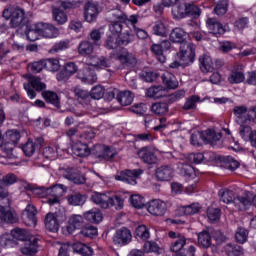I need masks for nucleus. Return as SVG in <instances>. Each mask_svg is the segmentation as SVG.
<instances>
[{"label": "nucleus", "instance_id": "obj_1", "mask_svg": "<svg viewBox=\"0 0 256 256\" xmlns=\"http://www.w3.org/2000/svg\"><path fill=\"white\" fill-rule=\"evenodd\" d=\"M4 19H10V26L13 29H23L27 25L25 10L19 7H11L3 11Z\"/></svg>", "mask_w": 256, "mask_h": 256}, {"label": "nucleus", "instance_id": "obj_2", "mask_svg": "<svg viewBox=\"0 0 256 256\" xmlns=\"http://www.w3.org/2000/svg\"><path fill=\"white\" fill-rule=\"evenodd\" d=\"M195 44L185 42L180 45V51L177 53V59L183 61L186 65L195 61Z\"/></svg>", "mask_w": 256, "mask_h": 256}, {"label": "nucleus", "instance_id": "obj_3", "mask_svg": "<svg viewBox=\"0 0 256 256\" xmlns=\"http://www.w3.org/2000/svg\"><path fill=\"white\" fill-rule=\"evenodd\" d=\"M46 88L47 86L45 83L41 82V78L36 76H30L28 83L24 84V89L27 92L29 99H35V97H37V93L35 91H43Z\"/></svg>", "mask_w": 256, "mask_h": 256}, {"label": "nucleus", "instance_id": "obj_4", "mask_svg": "<svg viewBox=\"0 0 256 256\" xmlns=\"http://www.w3.org/2000/svg\"><path fill=\"white\" fill-rule=\"evenodd\" d=\"M143 175V170H124L115 176L116 181H122L123 183H128V185H137V178Z\"/></svg>", "mask_w": 256, "mask_h": 256}, {"label": "nucleus", "instance_id": "obj_5", "mask_svg": "<svg viewBox=\"0 0 256 256\" xmlns=\"http://www.w3.org/2000/svg\"><path fill=\"white\" fill-rule=\"evenodd\" d=\"M46 193L50 195V198L47 200L49 205H57L59 203V199L63 197V194L67 193V186L63 184H56L47 188Z\"/></svg>", "mask_w": 256, "mask_h": 256}, {"label": "nucleus", "instance_id": "obj_6", "mask_svg": "<svg viewBox=\"0 0 256 256\" xmlns=\"http://www.w3.org/2000/svg\"><path fill=\"white\" fill-rule=\"evenodd\" d=\"M94 154L97 159H100L101 161H111V159H114L117 156V150H115V148L99 144L94 147Z\"/></svg>", "mask_w": 256, "mask_h": 256}, {"label": "nucleus", "instance_id": "obj_7", "mask_svg": "<svg viewBox=\"0 0 256 256\" xmlns=\"http://www.w3.org/2000/svg\"><path fill=\"white\" fill-rule=\"evenodd\" d=\"M147 211L154 217H163L167 213V203L160 199H153L148 203Z\"/></svg>", "mask_w": 256, "mask_h": 256}, {"label": "nucleus", "instance_id": "obj_8", "mask_svg": "<svg viewBox=\"0 0 256 256\" xmlns=\"http://www.w3.org/2000/svg\"><path fill=\"white\" fill-rule=\"evenodd\" d=\"M99 4L97 2L88 1L84 5V19L87 23H93L99 16Z\"/></svg>", "mask_w": 256, "mask_h": 256}, {"label": "nucleus", "instance_id": "obj_9", "mask_svg": "<svg viewBox=\"0 0 256 256\" xmlns=\"http://www.w3.org/2000/svg\"><path fill=\"white\" fill-rule=\"evenodd\" d=\"M131 231L127 228L118 229L113 235V243L114 245H118V247H123V245H129L132 239Z\"/></svg>", "mask_w": 256, "mask_h": 256}, {"label": "nucleus", "instance_id": "obj_10", "mask_svg": "<svg viewBox=\"0 0 256 256\" xmlns=\"http://www.w3.org/2000/svg\"><path fill=\"white\" fill-rule=\"evenodd\" d=\"M91 201L94 202L95 205H98V207H101V209H110L113 205V199H111V196L101 193V192H94L91 195Z\"/></svg>", "mask_w": 256, "mask_h": 256}, {"label": "nucleus", "instance_id": "obj_11", "mask_svg": "<svg viewBox=\"0 0 256 256\" xmlns=\"http://www.w3.org/2000/svg\"><path fill=\"white\" fill-rule=\"evenodd\" d=\"M37 32L40 37H45L46 39H53V37H57L59 35V29L55 26L47 23H37Z\"/></svg>", "mask_w": 256, "mask_h": 256}, {"label": "nucleus", "instance_id": "obj_12", "mask_svg": "<svg viewBox=\"0 0 256 256\" xmlns=\"http://www.w3.org/2000/svg\"><path fill=\"white\" fill-rule=\"evenodd\" d=\"M116 59L121 63L124 69H133V66L137 65V58L127 50H122L117 55Z\"/></svg>", "mask_w": 256, "mask_h": 256}, {"label": "nucleus", "instance_id": "obj_13", "mask_svg": "<svg viewBox=\"0 0 256 256\" xmlns=\"http://www.w3.org/2000/svg\"><path fill=\"white\" fill-rule=\"evenodd\" d=\"M23 221L28 227L37 225V209L35 206L28 204L22 213Z\"/></svg>", "mask_w": 256, "mask_h": 256}, {"label": "nucleus", "instance_id": "obj_14", "mask_svg": "<svg viewBox=\"0 0 256 256\" xmlns=\"http://www.w3.org/2000/svg\"><path fill=\"white\" fill-rule=\"evenodd\" d=\"M63 177L72 181L75 185H83L85 183V176L79 172V170L74 168H67L63 172Z\"/></svg>", "mask_w": 256, "mask_h": 256}, {"label": "nucleus", "instance_id": "obj_15", "mask_svg": "<svg viewBox=\"0 0 256 256\" xmlns=\"http://www.w3.org/2000/svg\"><path fill=\"white\" fill-rule=\"evenodd\" d=\"M138 157L147 165H155L157 163V155L151 147H143L138 151Z\"/></svg>", "mask_w": 256, "mask_h": 256}, {"label": "nucleus", "instance_id": "obj_16", "mask_svg": "<svg viewBox=\"0 0 256 256\" xmlns=\"http://www.w3.org/2000/svg\"><path fill=\"white\" fill-rule=\"evenodd\" d=\"M175 177V170L169 165H163L156 169L158 181H171Z\"/></svg>", "mask_w": 256, "mask_h": 256}, {"label": "nucleus", "instance_id": "obj_17", "mask_svg": "<svg viewBox=\"0 0 256 256\" xmlns=\"http://www.w3.org/2000/svg\"><path fill=\"white\" fill-rule=\"evenodd\" d=\"M38 241L39 239L35 236H30L24 241V247L21 248V253H23V255H35L39 249Z\"/></svg>", "mask_w": 256, "mask_h": 256}, {"label": "nucleus", "instance_id": "obj_18", "mask_svg": "<svg viewBox=\"0 0 256 256\" xmlns=\"http://www.w3.org/2000/svg\"><path fill=\"white\" fill-rule=\"evenodd\" d=\"M206 25L213 35H225L227 32V26H223L216 18H208Z\"/></svg>", "mask_w": 256, "mask_h": 256}, {"label": "nucleus", "instance_id": "obj_19", "mask_svg": "<svg viewBox=\"0 0 256 256\" xmlns=\"http://www.w3.org/2000/svg\"><path fill=\"white\" fill-rule=\"evenodd\" d=\"M137 23H139V15H130V25H132V29L136 37L138 39H141L142 41H145V39H149V33L146 30L137 27Z\"/></svg>", "mask_w": 256, "mask_h": 256}, {"label": "nucleus", "instance_id": "obj_20", "mask_svg": "<svg viewBox=\"0 0 256 256\" xmlns=\"http://www.w3.org/2000/svg\"><path fill=\"white\" fill-rule=\"evenodd\" d=\"M78 69L77 64L74 62H68L65 64L64 70L59 72L56 77L59 81H67V79L77 73Z\"/></svg>", "mask_w": 256, "mask_h": 256}, {"label": "nucleus", "instance_id": "obj_21", "mask_svg": "<svg viewBox=\"0 0 256 256\" xmlns=\"http://www.w3.org/2000/svg\"><path fill=\"white\" fill-rule=\"evenodd\" d=\"M13 223H17V214L0 206V225H13Z\"/></svg>", "mask_w": 256, "mask_h": 256}, {"label": "nucleus", "instance_id": "obj_22", "mask_svg": "<svg viewBox=\"0 0 256 256\" xmlns=\"http://www.w3.org/2000/svg\"><path fill=\"white\" fill-rule=\"evenodd\" d=\"M71 150L72 153L76 155V157H89V155H91V150L89 149V146L81 141L73 142Z\"/></svg>", "mask_w": 256, "mask_h": 256}, {"label": "nucleus", "instance_id": "obj_23", "mask_svg": "<svg viewBox=\"0 0 256 256\" xmlns=\"http://www.w3.org/2000/svg\"><path fill=\"white\" fill-rule=\"evenodd\" d=\"M85 221L83 220V216L79 214H73L69 218V224L67 226V231L71 235L77 231V229H81L84 225Z\"/></svg>", "mask_w": 256, "mask_h": 256}, {"label": "nucleus", "instance_id": "obj_24", "mask_svg": "<svg viewBox=\"0 0 256 256\" xmlns=\"http://www.w3.org/2000/svg\"><path fill=\"white\" fill-rule=\"evenodd\" d=\"M187 37H189V34L183 28H174L170 33V41L180 43V45L187 43Z\"/></svg>", "mask_w": 256, "mask_h": 256}, {"label": "nucleus", "instance_id": "obj_25", "mask_svg": "<svg viewBox=\"0 0 256 256\" xmlns=\"http://www.w3.org/2000/svg\"><path fill=\"white\" fill-rule=\"evenodd\" d=\"M200 69L202 73H211L215 69V64L211 56L203 54L199 57Z\"/></svg>", "mask_w": 256, "mask_h": 256}, {"label": "nucleus", "instance_id": "obj_26", "mask_svg": "<svg viewBox=\"0 0 256 256\" xmlns=\"http://www.w3.org/2000/svg\"><path fill=\"white\" fill-rule=\"evenodd\" d=\"M200 138L202 141H204V143H211L212 145H215L217 141L221 140V133H217L214 130L208 129L201 132Z\"/></svg>", "mask_w": 256, "mask_h": 256}, {"label": "nucleus", "instance_id": "obj_27", "mask_svg": "<svg viewBox=\"0 0 256 256\" xmlns=\"http://www.w3.org/2000/svg\"><path fill=\"white\" fill-rule=\"evenodd\" d=\"M45 227L52 233L59 231V221L57 220V214L47 213L45 217Z\"/></svg>", "mask_w": 256, "mask_h": 256}, {"label": "nucleus", "instance_id": "obj_28", "mask_svg": "<svg viewBox=\"0 0 256 256\" xmlns=\"http://www.w3.org/2000/svg\"><path fill=\"white\" fill-rule=\"evenodd\" d=\"M110 19L114 22L118 23H131V16H127V14L121 9L111 10L109 13Z\"/></svg>", "mask_w": 256, "mask_h": 256}, {"label": "nucleus", "instance_id": "obj_29", "mask_svg": "<svg viewBox=\"0 0 256 256\" xmlns=\"http://www.w3.org/2000/svg\"><path fill=\"white\" fill-rule=\"evenodd\" d=\"M67 201L72 207H81V205H85L87 197L79 192H73L67 196Z\"/></svg>", "mask_w": 256, "mask_h": 256}, {"label": "nucleus", "instance_id": "obj_30", "mask_svg": "<svg viewBox=\"0 0 256 256\" xmlns=\"http://www.w3.org/2000/svg\"><path fill=\"white\" fill-rule=\"evenodd\" d=\"M161 79L162 83L167 87V89H177L179 87L177 78L171 72H164Z\"/></svg>", "mask_w": 256, "mask_h": 256}, {"label": "nucleus", "instance_id": "obj_31", "mask_svg": "<svg viewBox=\"0 0 256 256\" xmlns=\"http://www.w3.org/2000/svg\"><path fill=\"white\" fill-rule=\"evenodd\" d=\"M234 205L239 211H247L252 205V198L249 196H237L234 198Z\"/></svg>", "mask_w": 256, "mask_h": 256}, {"label": "nucleus", "instance_id": "obj_32", "mask_svg": "<svg viewBox=\"0 0 256 256\" xmlns=\"http://www.w3.org/2000/svg\"><path fill=\"white\" fill-rule=\"evenodd\" d=\"M84 219L89 223H101L103 221V214L97 208H93L84 213Z\"/></svg>", "mask_w": 256, "mask_h": 256}, {"label": "nucleus", "instance_id": "obj_33", "mask_svg": "<svg viewBox=\"0 0 256 256\" xmlns=\"http://www.w3.org/2000/svg\"><path fill=\"white\" fill-rule=\"evenodd\" d=\"M245 81V73L242 72L241 69L235 68L231 71V73L228 76V82L231 83V85H237L239 83H243Z\"/></svg>", "mask_w": 256, "mask_h": 256}, {"label": "nucleus", "instance_id": "obj_34", "mask_svg": "<svg viewBox=\"0 0 256 256\" xmlns=\"http://www.w3.org/2000/svg\"><path fill=\"white\" fill-rule=\"evenodd\" d=\"M42 97L45 99L46 103H50L51 105H54V107H61V102L59 101V96L57 93L53 91H43L42 92Z\"/></svg>", "mask_w": 256, "mask_h": 256}, {"label": "nucleus", "instance_id": "obj_35", "mask_svg": "<svg viewBox=\"0 0 256 256\" xmlns=\"http://www.w3.org/2000/svg\"><path fill=\"white\" fill-rule=\"evenodd\" d=\"M134 97L135 96L133 93H131V91H121L117 93L116 99L120 105L127 106L133 103Z\"/></svg>", "mask_w": 256, "mask_h": 256}, {"label": "nucleus", "instance_id": "obj_36", "mask_svg": "<svg viewBox=\"0 0 256 256\" xmlns=\"http://www.w3.org/2000/svg\"><path fill=\"white\" fill-rule=\"evenodd\" d=\"M218 195L220 197V201L222 203H226V205L235 201V192H233V190L223 188L218 192Z\"/></svg>", "mask_w": 256, "mask_h": 256}, {"label": "nucleus", "instance_id": "obj_37", "mask_svg": "<svg viewBox=\"0 0 256 256\" xmlns=\"http://www.w3.org/2000/svg\"><path fill=\"white\" fill-rule=\"evenodd\" d=\"M73 251L79 253L82 256H91L93 255V248L89 247L81 242H76L72 245Z\"/></svg>", "mask_w": 256, "mask_h": 256}, {"label": "nucleus", "instance_id": "obj_38", "mask_svg": "<svg viewBox=\"0 0 256 256\" xmlns=\"http://www.w3.org/2000/svg\"><path fill=\"white\" fill-rule=\"evenodd\" d=\"M146 96L152 99H161L165 96V88L163 86H153L147 89Z\"/></svg>", "mask_w": 256, "mask_h": 256}, {"label": "nucleus", "instance_id": "obj_39", "mask_svg": "<svg viewBox=\"0 0 256 256\" xmlns=\"http://www.w3.org/2000/svg\"><path fill=\"white\" fill-rule=\"evenodd\" d=\"M249 110L245 106H235L233 109V113L236 117V123L238 125H242V123H247V118H243Z\"/></svg>", "mask_w": 256, "mask_h": 256}, {"label": "nucleus", "instance_id": "obj_40", "mask_svg": "<svg viewBox=\"0 0 256 256\" xmlns=\"http://www.w3.org/2000/svg\"><path fill=\"white\" fill-rule=\"evenodd\" d=\"M211 230H204L198 234V243L205 249L211 247Z\"/></svg>", "mask_w": 256, "mask_h": 256}, {"label": "nucleus", "instance_id": "obj_41", "mask_svg": "<svg viewBox=\"0 0 256 256\" xmlns=\"http://www.w3.org/2000/svg\"><path fill=\"white\" fill-rule=\"evenodd\" d=\"M11 235L14 241H27L31 237V234L27 230L21 228L12 230Z\"/></svg>", "mask_w": 256, "mask_h": 256}, {"label": "nucleus", "instance_id": "obj_42", "mask_svg": "<svg viewBox=\"0 0 256 256\" xmlns=\"http://www.w3.org/2000/svg\"><path fill=\"white\" fill-rule=\"evenodd\" d=\"M74 95L79 103H89V101H91V93L87 90L76 88L74 90Z\"/></svg>", "mask_w": 256, "mask_h": 256}, {"label": "nucleus", "instance_id": "obj_43", "mask_svg": "<svg viewBox=\"0 0 256 256\" xmlns=\"http://www.w3.org/2000/svg\"><path fill=\"white\" fill-rule=\"evenodd\" d=\"M52 15L54 21H56L58 25H65V23H67V14L65 11L61 10V8H54L52 10Z\"/></svg>", "mask_w": 256, "mask_h": 256}, {"label": "nucleus", "instance_id": "obj_44", "mask_svg": "<svg viewBox=\"0 0 256 256\" xmlns=\"http://www.w3.org/2000/svg\"><path fill=\"white\" fill-rule=\"evenodd\" d=\"M174 19H185L187 17V3H181L172 9Z\"/></svg>", "mask_w": 256, "mask_h": 256}, {"label": "nucleus", "instance_id": "obj_45", "mask_svg": "<svg viewBox=\"0 0 256 256\" xmlns=\"http://www.w3.org/2000/svg\"><path fill=\"white\" fill-rule=\"evenodd\" d=\"M201 102V97L197 95L190 96L186 99V102L183 105L184 111H191L197 109V103Z\"/></svg>", "mask_w": 256, "mask_h": 256}, {"label": "nucleus", "instance_id": "obj_46", "mask_svg": "<svg viewBox=\"0 0 256 256\" xmlns=\"http://www.w3.org/2000/svg\"><path fill=\"white\" fill-rule=\"evenodd\" d=\"M0 245L1 247L4 248H9V247H15L17 243L13 239V235L10 233H5L0 236Z\"/></svg>", "mask_w": 256, "mask_h": 256}, {"label": "nucleus", "instance_id": "obj_47", "mask_svg": "<svg viewBox=\"0 0 256 256\" xmlns=\"http://www.w3.org/2000/svg\"><path fill=\"white\" fill-rule=\"evenodd\" d=\"M151 111L155 115H167L169 113V105L167 103H155L151 106Z\"/></svg>", "mask_w": 256, "mask_h": 256}, {"label": "nucleus", "instance_id": "obj_48", "mask_svg": "<svg viewBox=\"0 0 256 256\" xmlns=\"http://www.w3.org/2000/svg\"><path fill=\"white\" fill-rule=\"evenodd\" d=\"M185 245H187V239H185V236H180L177 240H174L171 243L170 251L173 253H179V251H181Z\"/></svg>", "mask_w": 256, "mask_h": 256}, {"label": "nucleus", "instance_id": "obj_49", "mask_svg": "<svg viewBox=\"0 0 256 256\" xmlns=\"http://www.w3.org/2000/svg\"><path fill=\"white\" fill-rule=\"evenodd\" d=\"M201 16V9L193 3H187L186 6V17H192L197 19Z\"/></svg>", "mask_w": 256, "mask_h": 256}, {"label": "nucleus", "instance_id": "obj_50", "mask_svg": "<svg viewBox=\"0 0 256 256\" xmlns=\"http://www.w3.org/2000/svg\"><path fill=\"white\" fill-rule=\"evenodd\" d=\"M229 9V0H220L214 7V13L218 16L225 15Z\"/></svg>", "mask_w": 256, "mask_h": 256}, {"label": "nucleus", "instance_id": "obj_51", "mask_svg": "<svg viewBox=\"0 0 256 256\" xmlns=\"http://www.w3.org/2000/svg\"><path fill=\"white\" fill-rule=\"evenodd\" d=\"M19 139H21V134H19L16 130H9L6 132V142L9 145L16 146L19 143Z\"/></svg>", "mask_w": 256, "mask_h": 256}, {"label": "nucleus", "instance_id": "obj_52", "mask_svg": "<svg viewBox=\"0 0 256 256\" xmlns=\"http://www.w3.org/2000/svg\"><path fill=\"white\" fill-rule=\"evenodd\" d=\"M79 55H91L93 53V44L89 41H82L78 46Z\"/></svg>", "mask_w": 256, "mask_h": 256}, {"label": "nucleus", "instance_id": "obj_53", "mask_svg": "<svg viewBox=\"0 0 256 256\" xmlns=\"http://www.w3.org/2000/svg\"><path fill=\"white\" fill-rule=\"evenodd\" d=\"M152 31L153 34L158 37H167V27H165V24L161 21L155 22Z\"/></svg>", "mask_w": 256, "mask_h": 256}, {"label": "nucleus", "instance_id": "obj_54", "mask_svg": "<svg viewBox=\"0 0 256 256\" xmlns=\"http://www.w3.org/2000/svg\"><path fill=\"white\" fill-rule=\"evenodd\" d=\"M59 67V60L55 58H49L44 60V69H47V71L55 73L56 71H59Z\"/></svg>", "mask_w": 256, "mask_h": 256}, {"label": "nucleus", "instance_id": "obj_55", "mask_svg": "<svg viewBox=\"0 0 256 256\" xmlns=\"http://www.w3.org/2000/svg\"><path fill=\"white\" fill-rule=\"evenodd\" d=\"M228 256H241L243 255V248L239 245L227 244L225 247Z\"/></svg>", "mask_w": 256, "mask_h": 256}, {"label": "nucleus", "instance_id": "obj_56", "mask_svg": "<svg viewBox=\"0 0 256 256\" xmlns=\"http://www.w3.org/2000/svg\"><path fill=\"white\" fill-rule=\"evenodd\" d=\"M130 203L135 209H143L145 207V198L139 194H134L130 197Z\"/></svg>", "mask_w": 256, "mask_h": 256}, {"label": "nucleus", "instance_id": "obj_57", "mask_svg": "<svg viewBox=\"0 0 256 256\" xmlns=\"http://www.w3.org/2000/svg\"><path fill=\"white\" fill-rule=\"evenodd\" d=\"M120 45H129L135 41V34L126 31L118 36Z\"/></svg>", "mask_w": 256, "mask_h": 256}, {"label": "nucleus", "instance_id": "obj_58", "mask_svg": "<svg viewBox=\"0 0 256 256\" xmlns=\"http://www.w3.org/2000/svg\"><path fill=\"white\" fill-rule=\"evenodd\" d=\"M151 51L152 53H154V55H156L160 63H165V61H167V58L165 57V55H163L164 50L161 47V44H153L151 46Z\"/></svg>", "mask_w": 256, "mask_h": 256}, {"label": "nucleus", "instance_id": "obj_59", "mask_svg": "<svg viewBox=\"0 0 256 256\" xmlns=\"http://www.w3.org/2000/svg\"><path fill=\"white\" fill-rule=\"evenodd\" d=\"M223 161L225 163L226 169H229L230 171H235L236 169H239V161H237L232 156H225Z\"/></svg>", "mask_w": 256, "mask_h": 256}, {"label": "nucleus", "instance_id": "obj_60", "mask_svg": "<svg viewBox=\"0 0 256 256\" xmlns=\"http://www.w3.org/2000/svg\"><path fill=\"white\" fill-rule=\"evenodd\" d=\"M248 237H249V231H247V229L243 227H240L237 229L235 233V239L237 243H241V244L246 243Z\"/></svg>", "mask_w": 256, "mask_h": 256}, {"label": "nucleus", "instance_id": "obj_61", "mask_svg": "<svg viewBox=\"0 0 256 256\" xmlns=\"http://www.w3.org/2000/svg\"><path fill=\"white\" fill-rule=\"evenodd\" d=\"M121 43L119 42V36L112 34L106 39V49H117Z\"/></svg>", "mask_w": 256, "mask_h": 256}, {"label": "nucleus", "instance_id": "obj_62", "mask_svg": "<svg viewBox=\"0 0 256 256\" xmlns=\"http://www.w3.org/2000/svg\"><path fill=\"white\" fill-rule=\"evenodd\" d=\"M199 209H201V205H199V203H193L183 206L181 211L184 213V215H195L196 213H199Z\"/></svg>", "mask_w": 256, "mask_h": 256}, {"label": "nucleus", "instance_id": "obj_63", "mask_svg": "<svg viewBox=\"0 0 256 256\" xmlns=\"http://www.w3.org/2000/svg\"><path fill=\"white\" fill-rule=\"evenodd\" d=\"M135 233L138 239H142V241H147L150 237L149 228L145 225L138 226Z\"/></svg>", "mask_w": 256, "mask_h": 256}, {"label": "nucleus", "instance_id": "obj_64", "mask_svg": "<svg viewBox=\"0 0 256 256\" xmlns=\"http://www.w3.org/2000/svg\"><path fill=\"white\" fill-rule=\"evenodd\" d=\"M90 65H92L93 67H99L100 69H103L105 67H111V62L104 57H94Z\"/></svg>", "mask_w": 256, "mask_h": 256}]
</instances>
